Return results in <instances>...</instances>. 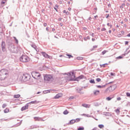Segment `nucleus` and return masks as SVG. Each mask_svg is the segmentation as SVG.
<instances>
[{"label":"nucleus","instance_id":"1","mask_svg":"<svg viewBox=\"0 0 130 130\" xmlns=\"http://www.w3.org/2000/svg\"><path fill=\"white\" fill-rule=\"evenodd\" d=\"M9 71L7 69H2L0 71V80L4 81L9 78Z\"/></svg>","mask_w":130,"mask_h":130},{"label":"nucleus","instance_id":"2","mask_svg":"<svg viewBox=\"0 0 130 130\" xmlns=\"http://www.w3.org/2000/svg\"><path fill=\"white\" fill-rule=\"evenodd\" d=\"M19 80L22 82H27L30 80V76L28 74H23L20 77Z\"/></svg>","mask_w":130,"mask_h":130},{"label":"nucleus","instance_id":"3","mask_svg":"<svg viewBox=\"0 0 130 130\" xmlns=\"http://www.w3.org/2000/svg\"><path fill=\"white\" fill-rule=\"evenodd\" d=\"M44 79L45 81L48 83H51L53 81V77L51 75H45Z\"/></svg>","mask_w":130,"mask_h":130},{"label":"nucleus","instance_id":"4","mask_svg":"<svg viewBox=\"0 0 130 130\" xmlns=\"http://www.w3.org/2000/svg\"><path fill=\"white\" fill-rule=\"evenodd\" d=\"M20 60L22 62H28L30 61V58L26 55H22L20 58Z\"/></svg>","mask_w":130,"mask_h":130},{"label":"nucleus","instance_id":"5","mask_svg":"<svg viewBox=\"0 0 130 130\" xmlns=\"http://www.w3.org/2000/svg\"><path fill=\"white\" fill-rule=\"evenodd\" d=\"M116 85H113L109 87L106 89V92L110 93L113 92L116 89Z\"/></svg>","mask_w":130,"mask_h":130},{"label":"nucleus","instance_id":"6","mask_svg":"<svg viewBox=\"0 0 130 130\" xmlns=\"http://www.w3.org/2000/svg\"><path fill=\"white\" fill-rule=\"evenodd\" d=\"M31 75L32 78H34V79H36V80H37V79H38V78H40V77L41 76L40 75V73L36 72H32L31 73Z\"/></svg>","mask_w":130,"mask_h":130},{"label":"nucleus","instance_id":"7","mask_svg":"<svg viewBox=\"0 0 130 130\" xmlns=\"http://www.w3.org/2000/svg\"><path fill=\"white\" fill-rule=\"evenodd\" d=\"M1 46L3 51H6V43L4 41L2 42Z\"/></svg>","mask_w":130,"mask_h":130},{"label":"nucleus","instance_id":"8","mask_svg":"<svg viewBox=\"0 0 130 130\" xmlns=\"http://www.w3.org/2000/svg\"><path fill=\"white\" fill-rule=\"evenodd\" d=\"M28 107H29V104H27L25 105L24 107H22L21 108V111H24V110H26V109H28Z\"/></svg>","mask_w":130,"mask_h":130},{"label":"nucleus","instance_id":"9","mask_svg":"<svg viewBox=\"0 0 130 130\" xmlns=\"http://www.w3.org/2000/svg\"><path fill=\"white\" fill-rule=\"evenodd\" d=\"M42 55H43V56L44 57H46V58H49V57H50L49 55H48V54H47L46 53H45V52H42Z\"/></svg>","mask_w":130,"mask_h":130},{"label":"nucleus","instance_id":"10","mask_svg":"<svg viewBox=\"0 0 130 130\" xmlns=\"http://www.w3.org/2000/svg\"><path fill=\"white\" fill-rule=\"evenodd\" d=\"M62 96V94L61 93H58L54 96V99H58V98H60V97H61Z\"/></svg>","mask_w":130,"mask_h":130},{"label":"nucleus","instance_id":"11","mask_svg":"<svg viewBox=\"0 0 130 130\" xmlns=\"http://www.w3.org/2000/svg\"><path fill=\"white\" fill-rule=\"evenodd\" d=\"M31 47H32V48H34L37 52H38V51H39V50L38 49V48H37V46H36L35 45H31Z\"/></svg>","mask_w":130,"mask_h":130},{"label":"nucleus","instance_id":"12","mask_svg":"<svg viewBox=\"0 0 130 130\" xmlns=\"http://www.w3.org/2000/svg\"><path fill=\"white\" fill-rule=\"evenodd\" d=\"M82 79H84V75H81L79 77H77L76 79V81H79V80H81Z\"/></svg>","mask_w":130,"mask_h":130},{"label":"nucleus","instance_id":"13","mask_svg":"<svg viewBox=\"0 0 130 130\" xmlns=\"http://www.w3.org/2000/svg\"><path fill=\"white\" fill-rule=\"evenodd\" d=\"M100 93V91L98 90H95L93 91L94 95H98Z\"/></svg>","mask_w":130,"mask_h":130},{"label":"nucleus","instance_id":"14","mask_svg":"<svg viewBox=\"0 0 130 130\" xmlns=\"http://www.w3.org/2000/svg\"><path fill=\"white\" fill-rule=\"evenodd\" d=\"M75 122H76V121L75 120V119H72V120H70V121L69 122L68 124H74V123H75Z\"/></svg>","mask_w":130,"mask_h":130},{"label":"nucleus","instance_id":"15","mask_svg":"<svg viewBox=\"0 0 130 130\" xmlns=\"http://www.w3.org/2000/svg\"><path fill=\"white\" fill-rule=\"evenodd\" d=\"M82 106L83 107H85L86 108H90V105L86 104H84L82 105Z\"/></svg>","mask_w":130,"mask_h":130},{"label":"nucleus","instance_id":"16","mask_svg":"<svg viewBox=\"0 0 130 130\" xmlns=\"http://www.w3.org/2000/svg\"><path fill=\"white\" fill-rule=\"evenodd\" d=\"M38 102H37V101H31L28 103V104H37Z\"/></svg>","mask_w":130,"mask_h":130},{"label":"nucleus","instance_id":"17","mask_svg":"<svg viewBox=\"0 0 130 130\" xmlns=\"http://www.w3.org/2000/svg\"><path fill=\"white\" fill-rule=\"evenodd\" d=\"M51 92V89L43 91L44 94H47V93H50Z\"/></svg>","mask_w":130,"mask_h":130},{"label":"nucleus","instance_id":"18","mask_svg":"<svg viewBox=\"0 0 130 130\" xmlns=\"http://www.w3.org/2000/svg\"><path fill=\"white\" fill-rule=\"evenodd\" d=\"M34 119L35 120H41V118L39 117H34Z\"/></svg>","mask_w":130,"mask_h":130},{"label":"nucleus","instance_id":"19","mask_svg":"<svg viewBox=\"0 0 130 130\" xmlns=\"http://www.w3.org/2000/svg\"><path fill=\"white\" fill-rule=\"evenodd\" d=\"M20 96H21V95L20 94H15L14 95V98H20Z\"/></svg>","mask_w":130,"mask_h":130},{"label":"nucleus","instance_id":"20","mask_svg":"<svg viewBox=\"0 0 130 130\" xmlns=\"http://www.w3.org/2000/svg\"><path fill=\"white\" fill-rule=\"evenodd\" d=\"M76 90H77L78 93H79V92H81V91H82V90H83V87H82V88H77L76 89Z\"/></svg>","mask_w":130,"mask_h":130},{"label":"nucleus","instance_id":"21","mask_svg":"<svg viewBox=\"0 0 130 130\" xmlns=\"http://www.w3.org/2000/svg\"><path fill=\"white\" fill-rule=\"evenodd\" d=\"M75 75H71V81H75Z\"/></svg>","mask_w":130,"mask_h":130},{"label":"nucleus","instance_id":"22","mask_svg":"<svg viewBox=\"0 0 130 130\" xmlns=\"http://www.w3.org/2000/svg\"><path fill=\"white\" fill-rule=\"evenodd\" d=\"M82 115H84V116H86L87 117H93V116L89 114L86 115V114H83Z\"/></svg>","mask_w":130,"mask_h":130},{"label":"nucleus","instance_id":"23","mask_svg":"<svg viewBox=\"0 0 130 130\" xmlns=\"http://www.w3.org/2000/svg\"><path fill=\"white\" fill-rule=\"evenodd\" d=\"M89 83H90L91 84H95V81L94 80V79H91L89 80Z\"/></svg>","mask_w":130,"mask_h":130},{"label":"nucleus","instance_id":"24","mask_svg":"<svg viewBox=\"0 0 130 130\" xmlns=\"http://www.w3.org/2000/svg\"><path fill=\"white\" fill-rule=\"evenodd\" d=\"M63 114L66 115L67 114H69V111H68V110H66L63 112Z\"/></svg>","mask_w":130,"mask_h":130},{"label":"nucleus","instance_id":"25","mask_svg":"<svg viewBox=\"0 0 130 130\" xmlns=\"http://www.w3.org/2000/svg\"><path fill=\"white\" fill-rule=\"evenodd\" d=\"M13 38L14 39V40H15V42L17 44H18V43H19V41H18V39H17V38H16L15 37H13Z\"/></svg>","mask_w":130,"mask_h":130},{"label":"nucleus","instance_id":"26","mask_svg":"<svg viewBox=\"0 0 130 130\" xmlns=\"http://www.w3.org/2000/svg\"><path fill=\"white\" fill-rule=\"evenodd\" d=\"M106 116H109L110 115H111V114H110V113L109 112H106L105 114H104Z\"/></svg>","mask_w":130,"mask_h":130},{"label":"nucleus","instance_id":"27","mask_svg":"<svg viewBox=\"0 0 130 130\" xmlns=\"http://www.w3.org/2000/svg\"><path fill=\"white\" fill-rule=\"evenodd\" d=\"M83 59V58L82 57H77V59H78V60H82Z\"/></svg>","mask_w":130,"mask_h":130},{"label":"nucleus","instance_id":"28","mask_svg":"<svg viewBox=\"0 0 130 130\" xmlns=\"http://www.w3.org/2000/svg\"><path fill=\"white\" fill-rule=\"evenodd\" d=\"M67 56H69V58H71V57L73 58L74 57V56H73V55H70V54H66Z\"/></svg>","mask_w":130,"mask_h":130},{"label":"nucleus","instance_id":"29","mask_svg":"<svg viewBox=\"0 0 130 130\" xmlns=\"http://www.w3.org/2000/svg\"><path fill=\"white\" fill-rule=\"evenodd\" d=\"M99 127H100V128H103V127H104V125L100 124V125H99Z\"/></svg>","mask_w":130,"mask_h":130},{"label":"nucleus","instance_id":"30","mask_svg":"<svg viewBox=\"0 0 130 130\" xmlns=\"http://www.w3.org/2000/svg\"><path fill=\"white\" fill-rule=\"evenodd\" d=\"M57 8H58V6L57 5H56L54 8V10H55L56 12H57Z\"/></svg>","mask_w":130,"mask_h":130},{"label":"nucleus","instance_id":"31","mask_svg":"<svg viewBox=\"0 0 130 130\" xmlns=\"http://www.w3.org/2000/svg\"><path fill=\"white\" fill-rule=\"evenodd\" d=\"M115 112L117 114L119 113L120 112V111H119V109H117L116 110H115Z\"/></svg>","mask_w":130,"mask_h":130},{"label":"nucleus","instance_id":"32","mask_svg":"<svg viewBox=\"0 0 130 130\" xmlns=\"http://www.w3.org/2000/svg\"><path fill=\"white\" fill-rule=\"evenodd\" d=\"M81 119L80 118H77L75 120V122H79Z\"/></svg>","mask_w":130,"mask_h":130},{"label":"nucleus","instance_id":"33","mask_svg":"<svg viewBox=\"0 0 130 130\" xmlns=\"http://www.w3.org/2000/svg\"><path fill=\"white\" fill-rule=\"evenodd\" d=\"M111 99H112V98H110V97H108L106 98V100H107L108 101H110V100H111Z\"/></svg>","mask_w":130,"mask_h":130},{"label":"nucleus","instance_id":"34","mask_svg":"<svg viewBox=\"0 0 130 130\" xmlns=\"http://www.w3.org/2000/svg\"><path fill=\"white\" fill-rule=\"evenodd\" d=\"M77 130H84V127H79L78 128Z\"/></svg>","mask_w":130,"mask_h":130},{"label":"nucleus","instance_id":"35","mask_svg":"<svg viewBox=\"0 0 130 130\" xmlns=\"http://www.w3.org/2000/svg\"><path fill=\"white\" fill-rule=\"evenodd\" d=\"M8 112H9V109H6L4 110V113H8Z\"/></svg>","mask_w":130,"mask_h":130},{"label":"nucleus","instance_id":"36","mask_svg":"<svg viewBox=\"0 0 130 130\" xmlns=\"http://www.w3.org/2000/svg\"><path fill=\"white\" fill-rule=\"evenodd\" d=\"M106 52H107V51L104 50L102 52V54H103V55H104V54H105V53H106Z\"/></svg>","mask_w":130,"mask_h":130},{"label":"nucleus","instance_id":"37","mask_svg":"<svg viewBox=\"0 0 130 130\" xmlns=\"http://www.w3.org/2000/svg\"><path fill=\"white\" fill-rule=\"evenodd\" d=\"M6 107H7V105L6 104H4L3 105H2V108H6Z\"/></svg>","mask_w":130,"mask_h":130},{"label":"nucleus","instance_id":"38","mask_svg":"<svg viewBox=\"0 0 130 130\" xmlns=\"http://www.w3.org/2000/svg\"><path fill=\"white\" fill-rule=\"evenodd\" d=\"M64 75H67V76H69V77L70 76H72V74H71V73H64Z\"/></svg>","mask_w":130,"mask_h":130},{"label":"nucleus","instance_id":"39","mask_svg":"<svg viewBox=\"0 0 130 130\" xmlns=\"http://www.w3.org/2000/svg\"><path fill=\"white\" fill-rule=\"evenodd\" d=\"M125 6L124 4H122V6H120V9H123V7Z\"/></svg>","mask_w":130,"mask_h":130},{"label":"nucleus","instance_id":"40","mask_svg":"<svg viewBox=\"0 0 130 130\" xmlns=\"http://www.w3.org/2000/svg\"><path fill=\"white\" fill-rule=\"evenodd\" d=\"M96 81L97 82H100L101 81V79H100V78H96Z\"/></svg>","mask_w":130,"mask_h":130},{"label":"nucleus","instance_id":"41","mask_svg":"<svg viewBox=\"0 0 130 130\" xmlns=\"http://www.w3.org/2000/svg\"><path fill=\"white\" fill-rule=\"evenodd\" d=\"M0 34H3V29L0 27Z\"/></svg>","mask_w":130,"mask_h":130},{"label":"nucleus","instance_id":"42","mask_svg":"<svg viewBox=\"0 0 130 130\" xmlns=\"http://www.w3.org/2000/svg\"><path fill=\"white\" fill-rule=\"evenodd\" d=\"M117 59H121V58H122V56H118L117 57Z\"/></svg>","mask_w":130,"mask_h":130},{"label":"nucleus","instance_id":"43","mask_svg":"<svg viewBox=\"0 0 130 130\" xmlns=\"http://www.w3.org/2000/svg\"><path fill=\"white\" fill-rule=\"evenodd\" d=\"M117 100L118 101H120V100H121V98H120V97L117 98Z\"/></svg>","mask_w":130,"mask_h":130},{"label":"nucleus","instance_id":"44","mask_svg":"<svg viewBox=\"0 0 130 130\" xmlns=\"http://www.w3.org/2000/svg\"><path fill=\"white\" fill-rule=\"evenodd\" d=\"M126 96H127V97H130V93H129V92H127L126 93Z\"/></svg>","mask_w":130,"mask_h":130},{"label":"nucleus","instance_id":"45","mask_svg":"<svg viewBox=\"0 0 130 130\" xmlns=\"http://www.w3.org/2000/svg\"><path fill=\"white\" fill-rule=\"evenodd\" d=\"M5 4H6V1H2L1 2V5H5Z\"/></svg>","mask_w":130,"mask_h":130},{"label":"nucleus","instance_id":"46","mask_svg":"<svg viewBox=\"0 0 130 130\" xmlns=\"http://www.w3.org/2000/svg\"><path fill=\"white\" fill-rule=\"evenodd\" d=\"M96 87L97 88H102V86H101V85H96Z\"/></svg>","mask_w":130,"mask_h":130},{"label":"nucleus","instance_id":"47","mask_svg":"<svg viewBox=\"0 0 130 130\" xmlns=\"http://www.w3.org/2000/svg\"><path fill=\"white\" fill-rule=\"evenodd\" d=\"M63 13L67 14V15H68V14H69V12H67L66 10H64V11H63Z\"/></svg>","mask_w":130,"mask_h":130},{"label":"nucleus","instance_id":"48","mask_svg":"<svg viewBox=\"0 0 130 130\" xmlns=\"http://www.w3.org/2000/svg\"><path fill=\"white\" fill-rule=\"evenodd\" d=\"M101 31H106V28H103L101 29Z\"/></svg>","mask_w":130,"mask_h":130},{"label":"nucleus","instance_id":"49","mask_svg":"<svg viewBox=\"0 0 130 130\" xmlns=\"http://www.w3.org/2000/svg\"><path fill=\"white\" fill-rule=\"evenodd\" d=\"M71 74H72V76L75 75V72L72 71V72H71Z\"/></svg>","mask_w":130,"mask_h":130},{"label":"nucleus","instance_id":"50","mask_svg":"<svg viewBox=\"0 0 130 130\" xmlns=\"http://www.w3.org/2000/svg\"><path fill=\"white\" fill-rule=\"evenodd\" d=\"M78 93H80V94H84V91H78Z\"/></svg>","mask_w":130,"mask_h":130},{"label":"nucleus","instance_id":"51","mask_svg":"<svg viewBox=\"0 0 130 130\" xmlns=\"http://www.w3.org/2000/svg\"><path fill=\"white\" fill-rule=\"evenodd\" d=\"M70 99H75V97L74 96H70Z\"/></svg>","mask_w":130,"mask_h":130},{"label":"nucleus","instance_id":"52","mask_svg":"<svg viewBox=\"0 0 130 130\" xmlns=\"http://www.w3.org/2000/svg\"><path fill=\"white\" fill-rule=\"evenodd\" d=\"M44 27H46L47 26V23H44Z\"/></svg>","mask_w":130,"mask_h":130},{"label":"nucleus","instance_id":"53","mask_svg":"<svg viewBox=\"0 0 130 130\" xmlns=\"http://www.w3.org/2000/svg\"><path fill=\"white\" fill-rule=\"evenodd\" d=\"M125 45L128 44V41L125 42Z\"/></svg>","mask_w":130,"mask_h":130},{"label":"nucleus","instance_id":"54","mask_svg":"<svg viewBox=\"0 0 130 130\" xmlns=\"http://www.w3.org/2000/svg\"><path fill=\"white\" fill-rule=\"evenodd\" d=\"M110 75L111 76H114V74H113V73H111Z\"/></svg>","mask_w":130,"mask_h":130},{"label":"nucleus","instance_id":"55","mask_svg":"<svg viewBox=\"0 0 130 130\" xmlns=\"http://www.w3.org/2000/svg\"><path fill=\"white\" fill-rule=\"evenodd\" d=\"M109 17V14H107L106 18L107 19Z\"/></svg>","mask_w":130,"mask_h":130},{"label":"nucleus","instance_id":"56","mask_svg":"<svg viewBox=\"0 0 130 130\" xmlns=\"http://www.w3.org/2000/svg\"><path fill=\"white\" fill-rule=\"evenodd\" d=\"M93 47V49L96 48H97V46H94Z\"/></svg>","mask_w":130,"mask_h":130},{"label":"nucleus","instance_id":"57","mask_svg":"<svg viewBox=\"0 0 130 130\" xmlns=\"http://www.w3.org/2000/svg\"><path fill=\"white\" fill-rule=\"evenodd\" d=\"M86 39L89 40L90 39V37H89V36L87 37Z\"/></svg>","mask_w":130,"mask_h":130},{"label":"nucleus","instance_id":"58","mask_svg":"<svg viewBox=\"0 0 130 130\" xmlns=\"http://www.w3.org/2000/svg\"><path fill=\"white\" fill-rule=\"evenodd\" d=\"M68 10H69V11H72V8H68Z\"/></svg>","mask_w":130,"mask_h":130},{"label":"nucleus","instance_id":"59","mask_svg":"<svg viewBox=\"0 0 130 130\" xmlns=\"http://www.w3.org/2000/svg\"><path fill=\"white\" fill-rule=\"evenodd\" d=\"M84 40H85V41H87V38H84Z\"/></svg>","mask_w":130,"mask_h":130},{"label":"nucleus","instance_id":"60","mask_svg":"<svg viewBox=\"0 0 130 130\" xmlns=\"http://www.w3.org/2000/svg\"><path fill=\"white\" fill-rule=\"evenodd\" d=\"M97 129V128H96V127H94V128H93V129H92V130H96Z\"/></svg>","mask_w":130,"mask_h":130},{"label":"nucleus","instance_id":"61","mask_svg":"<svg viewBox=\"0 0 130 130\" xmlns=\"http://www.w3.org/2000/svg\"><path fill=\"white\" fill-rule=\"evenodd\" d=\"M127 37H130V33L127 35Z\"/></svg>","mask_w":130,"mask_h":130},{"label":"nucleus","instance_id":"62","mask_svg":"<svg viewBox=\"0 0 130 130\" xmlns=\"http://www.w3.org/2000/svg\"><path fill=\"white\" fill-rule=\"evenodd\" d=\"M126 6H129V3H126Z\"/></svg>","mask_w":130,"mask_h":130},{"label":"nucleus","instance_id":"63","mask_svg":"<svg viewBox=\"0 0 130 130\" xmlns=\"http://www.w3.org/2000/svg\"><path fill=\"white\" fill-rule=\"evenodd\" d=\"M58 20H59V21H61V18H59L58 19Z\"/></svg>","mask_w":130,"mask_h":130},{"label":"nucleus","instance_id":"64","mask_svg":"<svg viewBox=\"0 0 130 130\" xmlns=\"http://www.w3.org/2000/svg\"><path fill=\"white\" fill-rule=\"evenodd\" d=\"M94 40H95V39H94V38L92 39V41H94Z\"/></svg>","mask_w":130,"mask_h":130}]
</instances>
